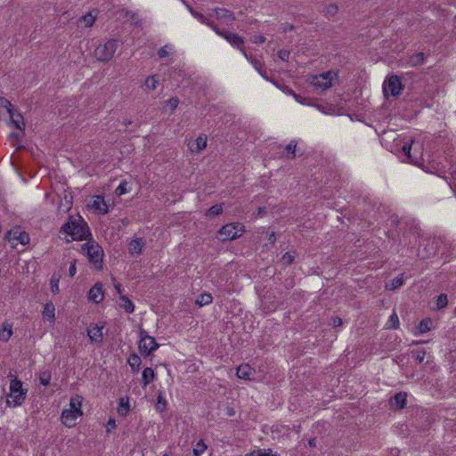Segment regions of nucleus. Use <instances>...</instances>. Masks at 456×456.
<instances>
[{"label":"nucleus","mask_w":456,"mask_h":456,"mask_svg":"<svg viewBox=\"0 0 456 456\" xmlns=\"http://www.w3.org/2000/svg\"><path fill=\"white\" fill-rule=\"evenodd\" d=\"M61 232L69 235L73 240H85L87 235L90 234L88 226L80 216L77 218L70 217L69 221L62 225Z\"/></svg>","instance_id":"1"},{"label":"nucleus","mask_w":456,"mask_h":456,"mask_svg":"<svg viewBox=\"0 0 456 456\" xmlns=\"http://www.w3.org/2000/svg\"><path fill=\"white\" fill-rule=\"evenodd\" d=\"M82 250L86 253L89 262L95 269L101 270L102 268L103 250L98 243L86 242L82 245Z\"/></svg>","instance_id":"2"},{"label":"nucleus","mask_w":456,"mask_h":456,"mask_svg":"<svg viewBox=\"0 0 456 456\" xmlns=\"http://www.w3.org/2000/svg\"><path fill=\"white\" fill-rule=\"evenodd\" d=\"M118 47L117 39H109L104 44H100L94 50L95 58L102 62L110 61Z\"/></svg>","instance_id":"3"},{"label":"nucleus","mask_w":456,"mask_h":456,"mask_svg":"<svg viewBox=\"0 0 456 456\" xmlns=\"http://www.w3.org/2000/svg\"><path fill=\"white\" fill-rule=\"evenodd\" d=\"M139 336L138 348L142 355L148 356L159 348V344L156 342L155 338L148 335L143 329L140 330Z\"/></svg>","instance_id":"4"},{"label":"nucleus","mask_w":456,"mask_h":456,"mask_svg":"<svg viewBox=\"0 0 456 456\" xmlns=\"http://www.w3.org/2000/svg\"><path fill=\"white\" fill-rule=\"evenodd\" d=\"M244 232V226L239 223H232L224 225L219 231V238L222 240H232L239 238Z\"/></svg>","instance_id":"5"},{"label":"nucleus","mask_w":456,"mask_h":456,"mask_svg":"<svg viewBox=\"0 0 456 456\" xmlns=\"http://www.w3.org/2000/svg\"><path fill=\"white\" fill-rule=\"evenodd\" d=\"M27 391L22 388L21 381L14 379L10 384V397L13 406H20L25 401Z\"/></svg>","instance_id":"6"},{"label":"nucleus","mask_w":456,"mask_h":456,"mask_svg":"<svg viewBox=\"0 0 456 456\" xmlns=\"http://www.w3.org/2000/svg\"><path fill=\"white\" fill-rule=\"evenodd\" d=\"M6 239L12 244L13 248L18 244L28 245L30 241L28 233L22 231L20 227H14L10 230L6 234Z\"/></svg>","instance_id":"7"},{"label":"nucleus","mask_w":456,"mask_h":456,"mask_svg":"<svg viewBox=\"0 0 456 456\" xmlns=\"http://www.w3.org/2000/svg\"><path fill=\"white\" fill-rule=\"evenodd\" d=\"M336 77L331 71H328L314 77L313 85L316 88L326 90L332 86V79Z\"/></svg>","instance_id":"8"},{"label":"nucleus","mask_w":456,"mask_h":456,"mask_svg":"<svg viewBox=\"0 0 456 456\" xmlns=\"http://www.w3.org/2000/svg\"><path fill=\"white\" fill-rule=\"evenodd\" d=\"M403 88L402 82L398 76H391L384 84V93L387 94L389 91L393 96H398Z\"/></svg>","instance_id":"9"},{"label":"nucleus","mask_w":456,"mask_h":456,"mask_svg":"<svg viewBox=\"0 0 456 456\" xmlns=\"http://www.w3.org/2000/svg\"><path fill=\"white\" fill-rule=\"evenodd\" d=\"M82 414V411H76L75 410L64 409L61 413V422L66 427H74L76 425V419Z\"/></svg>","instance_id":"10"},{"label":"nucleus","mask_w":456,"mask_h":456,"mask_svg":"<svg viewBox=\"0 0 456 456\" xmlns=\"http://www.w3.org/2000/svg\"><path fill=\"white\" fill-rule=\"evenodd\" d=\"M104 294H103V288L102 284L101 282L95 283L89 290L88 293V298L98 304L103 300Z\"/></svg>","instance_id":"11"},{"label":"nucleus","mask_w":456,"mask_h":456,"mask_svg":"<svg viewBox=\"0 0 456 456\" xmlns=\"http://www.w3.org/2000/svg\"><path fill=\"white\" fill-rule=\"evenodd\" d=\"M103 326L95 325L87 329V336L91 343L101 344L103 339Z\"/></svg>","instance_id":"12"},{"label":"nucleus","mask_w":456,"mask_h":456,"mask_svg":"<svg viewBox=\"0 0 456 456\" xmlns=\"http://www.w3.org/2000/svg\"><path fill=\"white\" fill-rule=\"evenodd\" d=\"M255 370L248 364H240L236 370V375L239 379L252 380L255 376Z\"/></svg>","instance_id":"13"},{"label":"nucleus","mask_w":456,"mask_h":456,"mask_svg":"<svg viewBox=\"0 0 456 456\" xmlns=\"http://www.w3.org/2000/svg\"><path fill=\"white\" fill-rule=\"evenodd\" d=\"M95 211H98L102 215H105L109 212V208L104 198L101 195L94 197L92 203L89 205Z\"/></svg>","instance_id":"14"},{"label":"nucleus","mask_w":456,"mask_h":456,"mask_svg":"<svg viewBox=\"0 0 456 456\" xmlns=\"http://www.w3.org/2000/svg\"><path fill=\"white\" fill-rule=\"evenodd\" d=\"M214 11L216 19L221 20L225 23H232L235 20L234 14L227 9L216 8Z\"/></svg>","instance_id":"15"},{"label":"nucleus","mask_w":456,"mask_h":456,"mask_svg":"<svg viewBox=\"0 0 456 456\" xmlns=\"http://www.w3.org/2000/svg\"><path fill=\"white\" fill-rule=\"evenodd\" d=\"M218 35L224 37L229 43L232 45L240 47L243 43V38L240 37L238 34L231 33V32H224L220 30Z\"/></svg>","instance_id":"16"},{"label":"nucleus","mask_w":456,"mask_h":456,"mask_svg":"<svg viewBox=\"0 0 456 456\" xmlns=\"http://www.w3.org/2000/svg\"><path fill=\"white\" fill-rule=\"evenodd\" d=\"M43 318L48 322L55 320V306L52 302H47L44 305Z\"/></svg>","instance_id":"17"},{"label":"nucleus","mask_w":456,"mask_h":456,"mask_svg":"<svg viewBox=\"0 0 456 456\" xmlns=\"http://www.w3.org/2000/svg\"><path fill=\"white\" fill-rule=\"evenodd\" d=\"M143 248V241L142 239L133 240L128 246V250L131 255L139 256Z\"/></svg>","instance_id":"18"},{"label":"nucleus","mask_w":456,"mask_h":456,"mask_svg":"<svg viewBox=\"0 0 456 456\" xmlns=\"http://www.w3.org/2000/svg\"><path fill=\"white\" fill-rule=\"evenodd\" d=\"M155 379L154 370L147 367L142 370V387H146L150 383H151Z\"/></svg>","instance_id":"19"},{"label":"nucleus","mask_w":456,"mask_h":456,"mask_svg":"<svg viewBox=\"0 0 456 456\" xmlns=\"http://www.w3.org/2000/svg\"><path fill=\"white\" fill-rule=\"evenodd\" d=\"M9 115L15 128L22 130L25 126L23 117L16 110L10 112Z\"/></svg>","instance_id":"20"},{"label":"nucleus","mask_w":456,"mask_h":456,"mask_svg":"<svg viewBox=\"0 0 456 456\" xmlns=\"http://www.w3.org/2000/svg\"><path fill=\"white\" fill-rule=\"evenodd\" d=\"M129 411L130 405L128 398L121 397L118 406V413L120 416H126Z\"/></svg>","instance_id":"21"},{"label":"nucleus","mask_w":456,"mask_h":456,"mask_svg":"<svg viewBox=\"0 0 456 456\" xmlns=\"http://www.w3.org/2000/svg\"><path fill=\"white\" fill-rule=\"evenodd\" d=\"M403 274H401L400 276L391 280L388 283H387L385 288L387 290H395L403 286Z\"/></svg>","instance_id":"22"},{"label":"nucleus","mask_w":456,"mask_h":456,"mask_svg":"<svg viewBox=\"0 0 456 456\" xmlns=\"http://www.w3.org/2000/svg\"><path fill=\"white\" fill-rule=\"evenodd\" d=\"M433 322L430 318H425L423 319L422 321H420V322L419 323V326H418V332H415V334H423V333H426L428 331H429L431 330V325H432Z\"/></svg>","instance_id":"23"},{"label":"nucleus","mask_w":456,"mask_h":456,"mask_svg":"<svg viewBox=\"0 0 456 456\" xmlns=\"http://www.w3.org/2000/svg\"><path fill=\"white\" fill-rule=\"evenodd\" d=\"M128 364L130 365L132 370L134 373L138 372L140 365L142 363L140 356H138L136 354H133L128 358Z\"/></svg>","instance_id":"24"},{"label":"nucleus","mask_w":456,"mask_h":456,"mask_svg":"<svg viewBox=\"0 0 456 456\" xmlns=\"http://www.w3.org/2000/svg\"><path fill=\"white\" fill-rule=\"evenodd\" d=\"M425 61V54L423 53H418L411 55L409 59V64L411 67H417L422 65Z\"/></svg>","instance_id":"25"},{"label":"nucleus","mask_w":456,"mask_h":456,"mask_svg":"<svg viewBox=\"0 0 456 456\" xmlns=\"http://www.w3.org/2000/svg\"><path fill=\"white\" fill-rule=\"evenodd\" d=\"M213 301V297L210 293H202L196 299V305L200 306H204L211 304Z\"/></svg>","instance_id":"26"},{"label":"nucleus","mask_w":456,"mask_h":456,"mask_svg":"<svg viewBox=\"0 0 456 456\" xmlns=\"http://www.w3.org/2000/svg\"><path fill=\"white\" fill-rule=\"evenodd\" d=\"M194 17L197 18L201 23L209 26L211 28L215 30L216 33H220V29L214 24V22L210 21L208 18L199 12H192Z\"/></svg>","instance_id":"27"},{"label":"nucleus","mask_w":456,"mask_h":456,"mask_svg":"<svg viewBox=\"0 0 456 456\" xmlns=\"http://www.w3.org/2000/svg\"><path fill=\"white\" fill-rule=\"evenodd\" d=\"M297 141L291 140L289 143L285 147V156L289 159H293L296 156Z\"/></svg>","instance_id":"28"},{"label":"nucleus","mask_w":456,"mask_h":456,"mask_svg":"<svg viewBox=\"0 0 456 456\" xmlns=\"http://www.w3.org/2000/svg\"><path fill=\"white\" fill-rule=\"evenodd\" d=\"M120 300L122 302L121 307L124 308L126 313L132 314L134 311V305L127 297L120 296Z\"/></svg>","instance_id":"29"},{"label":"nucleus","mask_w":456,"mask_h":456,"mask_svg":"<svg viewBox=\"0 0 456 456\" xmlns=\"http://www.w3.org/2000/svg\"><path fill=\"white\" fill-rule=\"evenodd\" d=\"M12 335V326L10 324H4L3 329L0 330V338L3 341H8Z\"/></svg>","instance_id":"30"},{"label":"nucleus","mask_w":456,"mask_h":456,"mask_svg":"<svg viewBox=\"0 0 456 456\" xmlns=\"http://www.w3.org/2000/svg\"><path fill=\"white\" fill-rule=\"evenodd\" d=\"M207 136H198V138L196 139V149H191V151L200 152L201 151L205 150L207 148Z\"/></svg>","instance_id":"31"},{"label":"nucleus","mask_w":456,"mask_h":456,"mask_svg":"<svg viewBox=\"0 0 456 456\" xmlns=\"http://www.w3.org/2000/svg\"><path fill=\"white\" fill-rule=\"evenodd\" d=\"M60 278H61V275L60 274H56V273H53L52 275V277H51L50 287H51V291L53 294H58L59 291H60V289H59Z\"/></svg>","instance_id":"32"},{"label":"nucleus","mask_w":456,"mask_h":456,"mask_svg":"<svg viewBox=\"0 0 456 456\" xmlns=\"http://www.w3.org/2000/svg\"><path fill=\"white\" fill-rule=\"evenodd\" d=\"M406 394L405 393H397L395 396H394V402H395V404L400 408V409H403L404 408L405 406V403H406Z\"/></svg>","instance_id":"33"},{"label":"nucleus","mask_w":456,"mask_h":456,"mask_svg":"<svg viewBox=\"0 0 456 456\" xmlns=\"http://www.w3.org/2000/svg\"><path fill=\"white\" fill-rule=\"evenodd\" d=\"M81 404H82V397L81 396L77 395L76 397H72L69 401V410H75L76 411H82Z\"/></svg>","instance_id":"34"},{"label":"nucleus","mask_w":456,"mask_h":456,"mask_svg":"<svg viewBox=\"0 0 456 456\" xmlns=\"http://www.w3.org/2000/svg\"><path fill=\"white\" fill-rule=\"evenodd\" d=\"M207 448L208 446L205 442L202 439L200 440L193 448V456L202 455L206 452Z\"/></svg>","instance_id":"35"},{"label":"nucleus","mask_w":456,"mask_h":456,"mask_svg":"<svg viewBox=\"0 0 456 456\" xmlns=\"http://www.w3.org/2000/svg\"><path fill=\"white\" fill-rule=\"evenodd\" d=\"M159 84V80L157 78V76H149L144 82V86L148 90H155L157 87V85Z\"/></svg>","instance_id":"36"},{"label":"nucleus","mask_w":456,"mask_h":456,"mask_svg":"<svg viewBox=\"0 0 456 456\" xmlns=\"http://www.w3.org/2000/svg\"><path fill=\"white\" fill-rule=\"evenodd\" d=\"M52 379V373L50 370H45L39 373V382L43 386H48Z\"/></svg>","instance_id":"37"},{"label":"nucleus","mask_w":456,"mask_h":456,"mask_svg":"<svg viewBox=\"0 0 456 456\" xmlns=\"http://www.w3.org/2000/svg\"><path fill=\"white\" fill-rule=\"evenodd\" d=\"M173 52H174L173 46L170 45H166L158 51V56L160 59H163V58H166V57L171 55L173 53Z\"/></svg>","instance_id":"38"},{"label":"nucleus","mask_w":456,"mask_h":456,"mask_svg":"<svg viewBox=\"0 0 456 456\" xmlns=\"http://www.w3.org/2000/svg\"><path fill=\"white\" fill-rule=\"evenodd\" d=\"M223 212V204H216L212 206L207 212L208 216H216Z\"/></svg>","instance_id":"39"},{"label":"nucleus","mask_w":456,"mask_h":456,"mask_svg":"<svg viewBox=\"0 0 456 456\" xmlns=\"http://www.w3.org/2000/svg\"><path fill=\"white\" fill-rule=\"evenodd\" d=\"M297 256V253L296 251H289V252H286L282 257H281V261L283 262L284 265H289L290 264L293 263L295 257Z\"/></svg>","instance_id":"40"},{"label":"nucleus","mask_w":456,"mask_h":456,"mask_svg":"<svg viewBox=\"0 0 456 456\" xmlns=\"http://www.w3.org/2000/svg\"><path fill=\"white\" fill-rule=\"evenodd\" d=\"M166 407H167V401H166L164 395H162V393H159L157 397L156 409L161 412L166 410Z\"/></svg>","instance_id":"41"},{"label":"nucleus","mask_w":456,"mask_h":456,"mask_svg":"<svg viewBox=\"0 0 456 456\" xmlns=\"http://www.w3.org/2000/svg\"><path fill=\"white\" fill-rule=\"evenodd\" d=\"M81 20L85 23V27L89 28L94 23L95 17L91 12H88L81 18Z\"/></svg>","instance_id":"42"},{"label":"nucleus","mask_w":456,"mask_h":456,"mask_svg":"<svg viewBox=\"0 0 456 456\" xmlns=\"http://www.w3.org/2000/svg\"><path fill=\"white\" fill-rule=\"evenodd\" d=\"M447 304H448V298L445 294H440L436 297V307L438 309L444 308L447 305Z\"/></svg>","instance_id":"43"},{"label":"nucleus","mask_w":456,"mask_h":456,"mask_svg":"<svg viewBox=\"0 0 456 456\" xmlns=\"http://www.w3.org/2000/svg\"><path fill=\"white\" fill-rule=\"evenodd\" d=\"M128 183L126 181H123L120 183V184L116 188L115 193L118 196H121L123 194H126L128 192L127 189Z\"/></svg>","instance_id":"44"},{"label":"nucleus","mask_w":456,"mask_h":456,"mask_svg":"<svg viewBox=\"0 0 456 456\" xmlns=\"http://www.w3.org/2000/svg\"><path fill=\"white\" fill-rule=\"evenodd\" d=\"M338 7L336 4H330L326 7V15L334 16L338 13Z\"/></svg>","instance_id":"45"},{"label":"nucleus","mask_w":456,"mask_h":456,"mask_svg":"<svg viewBox=\"0 0 456 456\" xmlns=\"http://www.w3.org/2000/svg\"><path fill=\"white\" fill-rule=\"evenodd\" d=\"M179 99L177 97H172L167 101V106L170 109V111L173 112L178 107Z\"/></svg>","instance_id":"46"},{"label":"nucleus","mask_w":456,"mask_h":456,"mask_svg":"<svg viewBox=\"0 0 456 456\" xmlns=\"http://www.w3.org/2000/svg\"><path fill=\"white\" fill-rule=\"evenodd\" d=\"M440 242H441V239H433L431 243H432V245H435L436 248H433L431 252H428V254L426 256H423V257H428L431 255H436L437 252L436 248H438V245Z\"/></svg>","instance_id":"47"},{"label":"nucleus","mask_w":456,"mask_h":456,"mask_svg":"<svg viewBox=\"0 0 456 456\" xmlns=\"http://www.w3.org/2000/svg\"><path fill=\"white\" fill-rule=\"evenodd\" d=\"M278 56L281 60L288 61L290 56V52L285 49H281L278 52Z\"/></svg>","instance_id":"48"},{"label":"nucleus","mask_w":456,"mask_h":456,"mask_svg":"<svg viewBox=\"0 0 456 456\" xmlns=\"http://www.w3.org/2000/svg\"><path fill=\"white\" fill-rule=\"evenodd\" d=\"M247 456H278V455L275 453H272L271 452H263V451H257V452H251L250 454H248Z\"/></svg>","instance_id":"49"},{"label":"nucleus","mask_w":456,"mask_h":456,"mask_svg":"<svg viewBox=\"0 0 456 456\" xmlns=\"http://www.w3.org/2000/svg\"><path fill=\"white\" fill-rule=\"evenodd\" d=\"M2 105H3V107H4L6 109L8 113L15 110V109L13 108L12 104L11 103V102L6 100V99H4V98L2 99Z\"/></svg>","instance_id":"50"},{"label":"nucleus","mask_w":456,"mask_h":456,"mask_svg":"<svg viewBox=\"0 0 456 456\" xmlns=\"http://www.w3.org/2000/svg\"><path fill=\"white\" fill-rule=\"evenodd\" d=\"M415 354H416V360L419 363L423 362V361L425 359V356H426V351L424 349L418 350V351L415 352Z\"/></svg>","instance_id":"51"},{"label":"nucleus","mask_w":456,"mask_h":456,"mask_svg":"<svg viewBox=\"0 0 456 456\" xmlns=\"http://www.w3.org/2000/svg\"><path fill=\"white\" fill-rule=\"evenodd\" d=\"M389 322H392V327L397 329L399 327V319L395 314L390 316Z\"/></svg>","instance_id":"52"},{"label":"nucleus","mask_w":456,"mask_h":456,"mask_svg":"<svg viewBox=\"0 0 456 456\" xmlns=\"http://www.w3.org/2000/svg\"><path fill=\"white\" fill-rule=\"evenodd\" d=\"M402 150H403V151L407 155V157H408L409 159H411V143L405 142V143L403 145Z\"/></svg>","instance_id":"53"},{"label":"nucleus","mask_w":456,"mask_h":456,"mask_svg":"<svg viewBox=\"0 0 456 456\" xmlns=\"http://www.w3.org/2000/svg\"><path fill=\"white\" fill-rule=\"evenodd\" d=\"M116 428V422L115 419H110L106 425L107 432H110L112 429Z\"/></svg>","instance_id":"54"},{"label":"nucleus","mask_w":456,"mask_h":456,"mask_svg":"<svg viewBox=\"0 0 456 456\" xmlns=\"http://www.w3.org/2000/svg\"><path fill=\"white\" fill-rule=\"evenodd\" d=\"M77 273V268H76V260L72 261L70 265H69V274L70 277H73Z\"/></svg>","instance_id":"55"},{"label":"nucleus","mask_w":456,"mask_h":456,"mask_svg":"<svg viewBox=\"0 0 456 456\" xmlns=\"http://www.w3.org/2000/svg\"><path fill=\"white\" fill-rule=\"evenodd\" d=\"M253 41L256 44H263L265 42V37L264 36H256Z\"/></svg>","instance_id":"56"},{"label":"nucleus","mask_w":456,"mask_h":456,"mask_svg":"<svg viewBox=\"0 0 456 456\" xmlns=\"http://www.w3.org/2000/svg\"><path fill=\"white\" fill-rule=\"evenodd\" d=\"M114 288H115L117 293L119 295V297L123 296L122 295V287H121V285L119 283L114 284Z\"/></svg>","instance_id":"57"},{"label":"nucleus","mask_w":456,"mask_h":456,"mask_svg":"<svg viewBox=\"0 0 456 456\" xmlns=\"http://www.w3.org/2000/svg\"><path fill=\"white\" fill-rule=\"evenodd\" d=\"M342 324V320L338 317L333 319V325L335 327L340 326Z\"/></svg>","instance_id":"58"},{"label":"nucleus","mask_w":456,"mask_h":456,"mask_svg":"<svg viewBox=\"0 0 456 456\" xmlns=\"http://www.w3.org/2000/svg\"><path fill=\"white\" fill-rule=\"evenodd\" d=\"M268 240H270V242H271V243H273H273L275 242V240H276V238H275V233H274V232H272V233L269 235Z\"/></svg>","instance_id":"59"},{"label":"nucleus","mask_w":456,"mask_h":456,"mask_svg":"<svg viewBox=\"0 0 456 456\" xmlns=\"http://www.w3.org/2000/svg\"><path fill=\"white\" fill-rule=\"evenodd\" d=\"M123 124H124L125 126H129V125H131V124H132V121H131L130 119H125V120H124V122H123Z\"/></svg>","instance_id":"60"},{"label":"nucleus","mask_w":456,"mask_h":456,"mask_svg":"<svg viewBox=\"0 0 456 456\" xmlns=\"http://www.w3.org/2000/svg\"><path fill=\"white\" fill-rule=\"evenodd\" d=\"M233 414H234V411H233V410H232V409H231V410H229V411H228V415H229V416H232Z\"/></svg>","instance_id":"61"},{"label":"nucleus","mask_w":456,"mask_h":456,"mask_svg":"<svg viewBox=\"0 0 456 456\" xmlns=\"http://www.w3.org/2000/svg\"><path fill=\"white\" fill-rule=\"evenodd\" d=\"M421 343H423V341H413L411 343V345H419V344H421Z\"/></svg>","instance_id":"62"},{"label":"nucleus","mask_w":456,"mask_h":456,"mask_svg":"<svg viewBox=\"0 0 456 456\" xmlns=\"http://www.w3.org/2000/svg\"><path fill=\"white\" fill-rule=\"evenodd\" d=\"M254 65L257 69V66L260 65V63L257 61H256Z\"/></svg>","instance_id":"63"},{"label":"nucleus","mask_w":456,"mask_h":456,"mask_svg":"<svg viewBox=\"0 0 456 456\" xmlns=\"http://www.w3.org/2000/svg\"><path fill=\"white\" fill-rule=\"evenodd\" d=\"M11 136H12V137H15V138H17V137H18V134H11Z\"/></svg>","instance_id":"64"}]
</instances>
